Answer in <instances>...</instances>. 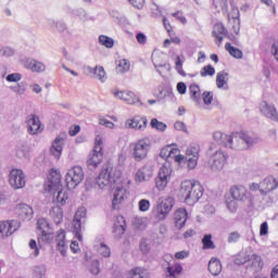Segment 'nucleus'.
Listing matches in <instances>:
<instances>
[{
  "instance_id": "obj_1",
  "label": "nucleus",
  "mask_w": 278,
  "mask_h": 278,
  "mask_svg": "<svg viewBox=\"0 0 278 278\" xmlns=\"http://www.w3.org/2000/svg\"><path fill=\"white\" fill-rule=\"evenodd\" d=\"M179 195L187 205H194L203 197V187L199 182L185 180L180 185Z\"/></svg>"
},
{
  "instance_id": "obj_2",
  "label": "nucleus",
  "mask_w": 278,
  "mask_h": 278,
  "mask_svg": "<svg viewBox=\"0 0 278 278\" xmlns=\"http://www.w3.org/2000/svg\"><path fill=\"white\" fill-rule=\"evenodd\" d=\"M208 161L207 164L213 170V173H219L225 168V164H227V153L225 151L217 149L216 143H211L207 151Z\"/></svg>"
},
{
  "instance_id": "obj_3",
  "label": "nucleus",
  "mask_w": 278,
  "mask_h": 278,
  "mask_svg": "<svg viewBox=\"0 0 278 278\" xmlns=\"http://www.w3.org/2000/svg\"><path fill=\"white\" fill-rule=\"evenodd\" d=\"M253 144H257V139L249 136L245 132H233L228 136V142L226 148L236 149L237 151H244L253 147Z\"/></svg>"
},
{
  "instance_id": "obj_4",
  "label": "nucleus",
  "mask_w": 278,
  "mask_h": 278,
  "mask_svg": "<svg viewBox=\"0 0 278 278\" xmlns=\"http://www.w3.org/2000/svg\"><path fill=\"white\" fill-rule=\"evenodd\" d=\"M121 170L106 165L102 168L99 176L96 178V186L103 190L106 186H113V184H118L121 180Z\"/></svg>"
},
{
  "instance_id": "obj_5",
  "label": "nucleus",
  "mask_w": 278,
  "mask_h": 278,
  "mask_svg": "<svg viewBox=\"0 0 278 278\" xmlns=\"http://www.w3.org/2000/svg\"><path fill=\"white\" fill-rule=\"evenodd\" d=\"M175 207V198L168 195L164 199H160L156 203V208L154 211V218L157 223L166 220L168 214L173 212Z\"/></svg>"
},
{
  "instance_id": "obj_6",
  "label": "nucleus",
  "mask_w": 278,
  "mask_h": 278,
  "mask_svg": "<svg viewBox=\"0 0 278 278\" xmlns=\"http://www.w3.org/2000/svg\"><path fill=\"white\" fill-rule=\"evenodd\" d=\"M103 162V137L101 135H98L96 137L94 148L90 152L87 165L90 170H94V168L99 167V164Z\"/></svg>"
},
{
  "instance_id": "obj_7",
  "label": "nucleus",
  "mask_w": 278,
  "mask_h": 278,
  "mask_svg": "<svg viewBox=\"0 0 278 278\" xmlns=\"http://www.w3.org/2000/svg\"><path fill=\"white\" fill-rule=\"evenodd\" d=\"M65 181L68 190H75L84 181V168L81 166L70 168L65 175Z\"/></svg>"
},
{
  "instance_id": "obj_8",
  "label": "nucleus",
  "mask_w": 278,
  "mask_h": 278,
  "mask_svg": "<svg viewBox=\"0 0 278 278\" xmlns=\"http://www.w3.org/2000/svg\"><path fill=\"white\" fill-rule=\"evenodd\" d=\"M132 148V157L136 162H142L147 159L149 149H151V140L148 138L140 139L137 142L130 144Z\"/></svg>"
},
{
  "instance_id": "obj_9",
  "label": "nucleus",
  "mask_w": 278,
  "mask_h": 278,
  "mask_svg": "<svg viewBox=\"0 0 278 278\" xmlns=\"http://www.w3.org/2000/svg\"><path fill=\"white\" fill-rule=\"evenodd\" d=\"M172 175L173 168L170 167V164H163L155 178V188H157V190H165L166 186H168V182L170 181Z\"/></svg>"
},
{
  "instance_id": "obj_10",
  "label": "nucleus",
  "mask_w": 278,
  "mask_h": 278,
  "mask_svg": "<svg viewBox=\"0 0 278 278\" xmlns=\"http://www.w3.org/2000/svg\"><path fill=\"white\" fill-rule=\"evenodd\" d=\"M86 207L81 206L75 213L73 220L74 235L79 242H83L84 240V237L81 236V225H86Z\"/></svg>"
},
{
  "instance_id": "obj_11",
  "label": "nucleus",
  "mask_w": 278,
  "mask_h": 278,
  "mask_svg": "<svg viewBox=\"0 0 278 278\" xmlns=\"http://www.w3.org/2000/svg\"><path fill=\"white\" fill-rule=\"evenodd\" d=\"M9 182L14 190L25 188L26 180L23 169H12L9 174Z\"/></svg>"
},
{
  "instance_id": "obj_12",
  "label": "nucleus",
  "mask_w": 278,
  "mask_h": 278,
  "mask_svg": "<svg viewBox=\"0 0 278 278\" xmlns=\"http://www.w3.org/2000/svg\"><path fill=\"white\" fill-rule=\"evenodd\" d=\"M21 224L18 220H2L0 222V238H10L15 231H18Z\"/></svg>"
},
{
  "instance_id": "obj_13",
  "label": "nucleus",
  "mask_w": 278,
  "mask_h": 278,
  "mask_svg": "<svg viewBox=\"0 0 278 278\" xmlns=\"http://www.w3.org/2000/svg\"><path fill=\"white\" fill-rule=\"evenodd\" d=\"M27 131L30 136H37V134H41L42 124L40 123V117L36 114H29L26 117Z\"/></svg>"
},
{
  "instance_id": "obj_14",
  "label": "nucleus",
  "mask_w": 278,
  "mask_h": 278,
  "mask_svg": "<svg viewBox=\"0 0 278 278\" xmlns=\"http://www.w3.org/2000/svg\"><path fill=\"white\" fill-rule=\"evenodd\" d=\"M153 177V164L147 163L135 175L136 184H142V181H149Z\"/></svg>"
},
{
  "instance_id": "obj_15",
  "label": "nucleus",
  "mask_w": 278,
  "mask_h": 278,
  "mask_svg": "<svg viewBox=\"0 0 278 278\" xmlns=\"http://www.w3.org/2000/svg\"><path fill=\"white\" fill-rule=\"evenodd\" d=\"M127 199V189L123 186H117L113 191L112 207L113 210H121L123 201Z\"/></svg>"
},
{
  "instance_id": "obj_16",
  "label": "nucleus",
  "mask_w": 278,
  "mask_h": 278,
  "mask_svg": "<svg viewBox=\"0 0 278 278\" xmlns=\"http://www.w3.org/2000/svg\"><path fill=\"white\" fill-rule=\"evenodd\" d=\"M260 110L263 116L269 118L270 121H275V123H278V112L275 105L268 104V102L263 101L260 104Z\"/></svg>"
},
{
  "instance_id": "obj_17",
  "label": "nucleus",
  "mask_w": 278,
  "mask_h": 278,
  "mask_svg": "<svg viewBox=\"0 0 278 278\" xmlns=\"http://www.w3.org/2000/svg\"><path fill=\"white\" fill-rule=\"evenodd\" d=\"M48 190H60L62 188V174L58 169H51L48 176Z\"/></svg>"
},
{
  "instance_id": "obj_18",
  "label": "nucleus",
  "mask_w": 278,
  "mask_h": 278,
  "mask_svg": "<svg viewBox=\"0 0 278 278\" xmlns=\"http://www.w3.org/2000/svg\"><path fill=\"white\" fill-rule=\"evenodd\" d=\"M261 194L266 197L268 192H273V190H277L278 181L277 178L273 176H267L264 180L261 181Z\"/></svg>"
},
{
  "instance_id": "obj_19",
  "label": "nucleus",
  "mask_w": 278,
  "mask_h": 278,
  "mask_svg": "<svg viewBox=\"0 0 278 278\" xmlns=\"http://www.w3.org/2000/svg\"><path fill=\"white\" fill-rule=\"evenodd\" d=\"M64 140H65V136L64 135L58 136L53 140L52 146L50 148L51 155H53V157H55L56 160H60V157L62 156V151H63V147H64Z\"/></svg>"
},
{
  "instance_id": "obj_20",
  "label": "nucleus",
  "mask_w": 278,
  "mask_h": 278,
  "mask_svg": "<svg viewBox=\"0 0 278 278\" xmlns=\"http://www.w3.org/2000/svg\"><path fill=\"white\" fill-rule=\"evenodd\" d=\"M56 248L60 251L63 257H66V250L68 249V244L66 243V231L64 229H60L55 237Z\"/></svg>"
},
{
  "instance_id": "obj_21",
  "label": "nucleus",
  "mask_w": 278,
  "mask_h": 278,
  "mask_svg": "<svg viewBox=\"0 0 278 278\" xmlns=\"http://www.w3.org/2000/svg\"><path fill=\"white\" fill-rule=\"evenodd\" d=\"M188 220V211L186 208H178L174 213V223L177 229H184Z\"/></svg>"
},
{
  "instance_id": "obj_22",
  "label": "nucleus",
  "mask_w": 278,
  "mask_h": 278,
  "mask_svg": "<svg viewBox=\"0 0 278 278\" xmlns=\"http://www.w3.org/2000/svg\"><path fill=\"white\" fill-rule=\"evenodd\" d=\"M264 268V261L262 256L257 254H251L250 260L248 261V269L252 273H260Z\"/></svg>"
},
{
  "instance_id": "obj_23",
  "label": "nucleus",
  "mask_w": 278,
  "mask_h": 278,
  "mask_svg": "<svg viewBox=\"0 0 278 278\" xmlns=\"http://www.w3.org/2000/svg\"><path fill=\"white\" fill-rule=\"evenodd\" d=\"M24 66L25 68H28L33 73H45V71L47 70V66L45 65V63L40 61H36L34 59L24 60Z\"/></svg>"
},
{
  "instance_id": "obj_24",
  "label": "nucleus",
  "mask_w": 278,
  "mask_h": 278,
  "mask_svg": "<svg viewBox=\"0 0 278 278\" xmlns=\"http://www.w3.org/2000/svg\"><path fill=\"white\" fill-rule=\"evenodd\" d=\"M147 117L135 116L132 119H127L126 125L130 129H147Z\"/></svg>"
},
{
  "instance_id": "obj_25",
  "label": "nucleus",
  "mask_w": 278,
  "mask_h": 278,
  "mask_svg": "<svg viewBox=\"0 0 278 278\" xmlns=\"http://www.w3.org/2000/svg\"><path fill=\"white\" fill-rule=\"evenodd\" d=\"M213 38H215V42L217 47L223 45V36H226L225 26L223 24H215L212 31Z\"/></svg>"
},
{
  "instance_id": "obj_26",
  "label": "nucleus",
  "mask_w": 278,
  "mask_h": 278,
  "mask_svg": "<svg viewBox=\"0 0 278 278\" xmlns=\"http://www.w3.org/2000/svg\"><path fill=\"white\" fill-rule=\"evenodd\" d=\"M208 271L214 277H218V275L223 273V264L220 263V260L212 257L208 262Z\"/></svg>"
},
{
  "instance_id": "obj_27",
  "label": "nucleus",
  "mask_w": 278,
  "mask_h": 278,
  "mask_svg": "<svg viewBox=\"0 0 278 278\" xmlns=\"http://www.w3.org/2000/svg\"><path fill=\"white\" fill-rule=\"evenodd\" d=\"M230 194L236 201H244L247 199V188L244 186H233L230 188Z\"/></svg>"
},
{
  "instance_id": "obj_28",
  "label": "nucleus",
  "mask_w": 278,
  "mask_h": 278,
  "mask_svg": "<svg viewBox=\"0 0 278 278\" xmlns=\"http://www.w3.org/2000/svg\"><path fill=\"white\" fill-rule=\"evenodd\" d=\"M164 54L162 52H153L152 53V62L155 66L157 73H160V68H170V65H168L166 62L161 61L162 56Z\"/></svg>"
},
{
  "instance_id": "obj_29",
  "label": "nucleus",
  "mask_w": 278,
  "mask_h": 278,
  "mask_svg": "<svg viewBox=\"0 0 278 278\" xmlns=\"http://www.w3.org/2000/svg\"><path fill=\"white\" fill-rule=\"evenodd\" d=\"M16 212L21 218H30L34 215V208L27 204H18Z\"/></svg>"
},
{
  "instance_id": "obj_30",
  "label": "nucleus",
  "mask_w": 278,
  "mask_h": 278,
  "mask_svg": "<svg viewBox=\"0 0 278 278\" xmlns=\"http://www.w3.org/2000/svg\"><path fill=\"white\" fill-rule=\"evenodd\" d=\"M125 227H127L125 217L121 215L117 216L113 226L114 232L117 233V236H123V233H125Z\"/></svg>"
},
{
  "instance_id": "obj_31",
  "label": "nucleus",
  "mask_w": 278,
  "mask_h": 278,
  "mask_svg": "<svg viewBox=\"0 0 278 278\" xmlns=\"http://www.w3.org/2000/svg\"><path fill=\"white\" fill-rule=\"evenodd\" d=\"M53 233L47 230H42L41 233L38 235V244L39 247H45V244H51L53 242Z\"/></svg>"
},
{
  "instance_id": "obj_32",
  "label": "nucleus",
  "mask_w": 278,
  "mask_h": 278,
  "mask_svg": "<svg viewBox=\"0 0 278 278\" xmlns=\"http://www.w3.org/2000/svg\"><path fill=\"white\" fill-rule=\"evenodd\" d=\"M190 99L194 101L199 105L201 103V87L197 84H191L189 87Z\"/></svg>"
},
{
  "instance_id": "obj_33",
  "label": "nucleus",
  "mask_w": 278,
  "mask_h": 278,
  "mask_svg": "<svg viewBox=\"0 0 278 278\" xmlns=\"http://www.w3.org/2000/svg\"><path fill=\"white\" fill-rule=\"evenodd\" d=\"M50 216L54 220L55 225H60L64 218V212L62 211V207L54 206L50 210Z\"/></svg>"
},
{
  "instance_id": "obj_34",
  "label": "nucleus",
  "mask_w": 278,
  "mask_h": 278,
  "mask_svg": "<svg viewBox=\"0 0 278 278\" xmlns=\"http://www.w3.org/2000/svg\"><path fill=\"white\" fill-rule=\"evenodd\" d=\"M251 260V253L247 250H242L238 253V255L235 257V264L237 266H242V264H247Z\"/></svg>"
},
{
  "instance_id": "obj_35",
  "label": "nucleus",
  "mask_w": 278,
  "mask_h": 278,
  "mask_svg": "<svg viewBox=\"0 0 278 278\" xmlns=\"http://www.w3.org/2000/svg\"><path fill=\"white\" fill-rule=\"evenodd\" d=\"M229 81V73L227 72H219L216 76V86L217 88H225L227 83Z\"/></svg>"
},
{
  "instance_id": "obj_36",
  "label": "nucleus",
  "mask_w": 278,
  "mask_h": 278,
  "mask_svg": "<svg viewBox=\"0 0 278 278\" xmlns=\"http://www.w3.org/2000/svg\"><path fill=\"white\" fill-rule=\"evenodd\" d=\"M181 270H184V267H181L179 263L169 264L166 270V275L179 277V275H181Z\"/></svg>"
},
{
  "instance_id": "obj_37",
  "label": "nucleus",
  "mask_w": 278,
  "mask_h": 278,
  "mask_svg": "<svg viewBox=\"0 0 278 278\" xmlns=\"http://www.w3.org/2000/svg\"><path fill=\"white\" fill-rule=\"evenodd\" d=\"M213 139L215 140V142H218L223 147L227 148V142L229 141V136L223 134V131L217 130V131L213 132Z\"/></svg>"
},
{
  "instance_id": "obj_38",
  "label": "nucleus",
  "mask_w": 278,
  "mask_h": 278,
  "mask_svg": "<svg viewBox=\"0 0 278 278\" xmlns=\"http://www.w3.org/2000/svg\"><path fill=\"white\" fill-rule=\"evenodd\" d=\"M226 51L232 55V58H236L237 60H242V51L233 46H231L229 42L225 45Z\"/></svg>"
},
{
  "instance_id": "obj_39",
  "label": "nucleus",
  "mask_w": 278,
  "mask_h": 278,
  "mask_svg": "<svg viewBox=\"0 0 278 278\" xmlns=\"http://www.w3.org/2000/svg\"><path fill=\"white\" fill-rule=\"evenodd\" d=\"M163 151H168V159L174 157L175 162H184V155L177 154L179 153V149L168 147L166 150Z\"/></svg>"
},
{
  "instance_id": "obj_40",
  "label": "nucleus",
  "mask_w": 278,
  "mask_h": 278,
  "mask_svg": "<svg viewBox=\"0 0 278 278\" xmlns=\"http://www.w3.org/2000/svg\"><path fill=\"white\" fill-rule=\"evenodd\" d=\"M58 192L56 194V201L61 205H66V201H68V194L66 191L62 190V187L60 189H53Z\"/></svg>"
},
{
  "instance_id": "obj_41",
  "label": "nucleus",
  "mask_w": 278,
  "mask_h": 278,
  "mask_svg": "<svg viewBox=\"0 0 278 278\" xmlns=\"http://www.w3.org/2000/svg\"><path fill=\"white\" fill-rule=\"evenodd\" d=\"M93 79H99V81H105V70L103 66H96L93 72Z\"/></svg>"
},
{
  "instance_id": "obj_42",
  "label": "nucleus",
  "mask_w": 278,
  "mask_h": 278,
  "mask_svg": "<svg viewBox=\"0 0 278 278\" xmlns=\"http://www.w3.org/2000/svg\"><path fill=\"white\" fill-rule=\"evenodd\" d=\"M131 64L129 63V61H127L126 59L119 60L117 66H116V71L118 73H127V71H129Z\"/></svg>"
},
{
  "instance_id": "obj_43",
  "label": "nucleus",
  "mask_w": 278,
  "mask_h": 278,
  "mask_svg": "<svg viewBox=\"0 0 278 278\" xmlns=\"http://www.w3.org/2000/svg\"><path fill=\"white\" fill-rule=\"evenodd\" d=\"M124 101L128 103V105H134V103H138V97L132 91H125Z\"/></svg>"
},
{
  "instance_id": "obj_44",
  "label": "nucleus",
  "mask_w": 278,
  "mask_h": 278,
  "mask_svg": "<svg viewBox=\"0 0 278 278\" xmlns=\"http://www.w3.org/2000/svg\"><path fill=\"white\" fill-rule=\"evenodd\" d=\"M201 77H214L216 70L212 65L204 66L200 72Z\"/></svg>"
},
{
  "instance_id": "obj_45",
  "label": "nucleus",
  "mask_w": 278,
  "mask_h": 278,
  "mask_svg": "<svg viewBox=\"0 0 278 278\" xmlns=\"http://www.w3.org/2000/svg\"><path fill=\"white\" fill-rule=\"evenodd\" d=\"M200 152H201V147H199V144H193L187 149L186 155L189 157H199Z\"/></svg>"
},
{
  "instance_id": "obj_46",
  "label": "nucleus",
  "mask_w": 278,
  "mask_h": 278,
  "mask_svg": "<svg viewBox=\"0 0 278 278\" xmlns=\"http://www.w3.org/2000/svg\"><path fill=\"white\" fill-rule=\"evenodd\" d=\"M184 160H186L187 162V166L188 168H190V170H194V168H197V164H199V156H184Z\"/></svg>"
},
{
  "instance_id": "obj_47",
  "label": "nucleus",
  "mask_w": 278,
  "mask_h": 278,
  "mask_svg": "<svg viewBox=\"0 0 278 278\" xmlns=\"http://www.w3.org/2000/svg\"><path fill=\"white\" fill-rule=\"evenodd\" d=\"M98 253L102 257H111L112 250L110 249V247H108V244L101 243L100 247L98 248Z\"/></svg>"
},
{
  "instance_id": "obj_48",
  "label": "nucleus",
  "mask_w": 278,
  "mask_h": 278,
  "mask_svg": "<svg viewBox=\"0 0 278 278\" xmlns=\"http://www.w3.org/2000/svg\"><path fill=\"white\" fill-rule=\"evenodd\" d=\"M99 42L103 47H106V49H112V47H114V39H112V38H110L108 36H104V35H101L99 37Z\"/></svg>"
},
{
  "instance_id": "obj_49",
  "label": "nucleus",
  "mask_w": 278,
  "mask_h": 278,
  "mask_svg": "<svg viewBox=\"0 0 278 278\" xmlns=\"http://www.w3.org/2000/svg\"><path fill=\"white\" fill-rule=\"evenodd\" d=\"M150 125L152 129H156L157 131H166V124L157 121V118H153Z\"/></svg>"
},
{
  "instance_id": "obj_50",
  "label": "nucleus",
  "mask_w": 278,
  "mask_h": 278,
  "mask_svg": "<svg viewBox=\"0 0 278 278\" xmlns=\"http://www.w3.org/2000/svg\"><path fill=\"white\" fill-rule=\"evenodd\" d=\"M34 275L36 278H45V276L47 275V267L45 265L35 266Z\"/></svg>"
},
{
  "instance_id": "obj_51",
  "label": "nucleus",
  "mask_w": 278,
  "mask_h": 278,
  "mask_svg": "<svg viewBox=\"0 0 278 278\" xmlns=\"http://www.w3.org/2000/svg\"><path fill=\"white\" fill-rule=\"evenodd\" d=\"M238 200L233 199V198H228L226 200V205L227 208L229 210V212H231V214L236 213L238 211Z\"/></svg>"
},
{
  "instance_id": "obj_52",
  "label": "nucleus",
  "mask_w": 278,
  "mask_h": 278,
  "mask_svg": "<svg viewBox=\"0 0 278 278\" xmlns=\"http://www.w3.org/2000/svg\"><path fill=\"white\" fill-rule=\"evenodd\" d=\"M204 249H216L214 241H212V235H205L202 239Z\"/></svg>"
},
{
  "instance_id": "obj_53",
  "label": "nucleus",
  "mask_w": 278,
  "mask_h": 278,
  "mask_svg": "<svg viewBox=\"0 0 278 278\" xmlns=\"http://www.w3.org/2000/svg\"><path fill=\"white\" fill-rule=\"evenodd\" d=\"M11 90L13 92H16V94H25V91L27 90V84L26 83H20L16 86H12Z\"/></svg>"
},
{
  "instance_id": "obj_54",
  "label": "nucleus",
  "mask_w": 278,
  "mask_h": 278,
  "mask_svg": "<svg viewBox=\"0 0 278 278\" xmlns=\"http://www.w3.org/2000/svg\"><path fill=\"white\" fill-rule=\"evenodd\" d=\"M37 229H39V231H47V229H49V222L47 218L41 217L37 220Z\"/></svg>"
},
{
  "instance_id": "obj_55",
  "label": "nucleus",
  "mask_w": 278,
  "mask_h": 278,
  "mask_svg": "<svg viewBox=\"0 0 278 278\" xmlns=\"http://www.w3.org/2000/svg\"><path fill=\"white\" fill-rule=\"evenodd\" d=\"M151 208V202L147 199H142L139 201V211L140 212H149Z\"/></svg>"
},
{
  "instance_id": "obj_56",
  "label": "nucleus",
  "mask_w": 278,
  "mask_h": 278,
  "mask_svg": "<svg viewBox=\"0 0 278 278\" xmlns=\"http://www.w3.org/2000/svg\"><path fill=\"white\" fill-rule=\"evenodd\" d=\"M175 68L177 73L181 75V77H186V72L184 71V63L181 62V58L179 56L176 58Z\"/></svg>"
},
{
  "instance_id": "obj_57",
  "label": "nucleus",
  "mask_w": 278,
  "mask_h": 278,
  "mask_svg": "<svg viewBox=\"0 0 278 278\" xmlns=\"http://www.w3.org/2000/svg\"><path fill=\"white\" fill-rule=\"evenodd\" d=\"M131 273V278H144L147 275L141 267H135Z\"/></svg>"
},
{
  "instance_id": "obj_58",
  "label": "nucleus",
  "mask_w": 278,
  "mask_h": 278,
  "mask_svg": "<svg viewBox=\"0 0 278 278\" xmlns=\"http://www.w3.org/2000/svg\"><path fill=\"white\" fill-rule=\"evenodd\" d=\"M99 260H93L90 265L91 275H99L101 273Z\"/></svg>"
},
{
  "instance_id": "obj_59",
  "label": "nucleus",
  "mask_w": 278,
  "mask_h": 278,
  "mask_svg": "<svg viewBox=\"0 0 278 278\" xmlns=\"http://www.w3.org/2000/svg\"><path fill=\"white\" fill-rule=\"evenodd\" d=\"M202 97H203V102L205 103V105H212V101H214V93H212L210 91H204Z\"/></svg>"
},
{
  "instance_id": "obj_60",
  "label": "nucleus",
  "mask_w": 278,
  "mask_h": 278,
  "mask_svg": "<svg viewBox=\"0 0 278 278\" xmlns=\"http://www.w3.org/2000/svg\"><path fill=\"white\" fill-rule=\"evenodd\" d=\"M240 240V232L232 231L228 235V243L233 244V242H238Z\"/></svg>"
},
{
  "instance_id": "obj_61",
  "label": "nucleus",
  "mask_w": 278,
  "mask_h": 278,
  "mask_svg": "<svg viewBox=\"0 0 278 278\" xmlns=\"http://www.w3.org/2000/svg\"><path fill=\"white\" fill-rule=\"evenodd\" d=\"M22 77L23 76L20 73L9 74L7 76V81H10V83L21 81Z\"/></svg>"
},
{
  "instance_id": "obj_62",
  "label": "nucleus",
  "mask_w": 278,
  "mask_h": 278,
  "mask_svg": "<svg viewBox=\"0 0 278 278\" xmlns=\"http://www.w3.org/2000/svg\"><path fill=\"white\" fill-rule=\"evenodd\" d=\"M140 251L143 253V255H147L151 251V245H149L147 241L142 240L140 242Z\"/></svg>"
},
{
  "instance_id": "obj_63",
  "label": "nucleus",
  "mask_w": 278,
  "mask_h": 278,
  "mask_svg": "<svg viewBox=\"0 0 278 278\" xmlns=\"http://www.w3.org/2000/svg\"><path fill=\"white\" fill-rule=\"evenodd\" d=\"M174 127L177 129V131H184L185 134H188V127L184 122H176Z\"/></svg>"
},
{
  "instance_id": "obj_64",
  "label": "nucleus",
  "mask_w": 278,
  "mask_h": 278,
  "mask_svg": "<svg viewBox=\"0 0 278 278\" xmlns=\"http://www.w3.org/2000/svg\"><path fill=\"white\" fill-rule=\"evenodd\" d=\"M271 55H274L275 60L278 62V42L273 43Z\"/></svg>"
}]
</instances>
